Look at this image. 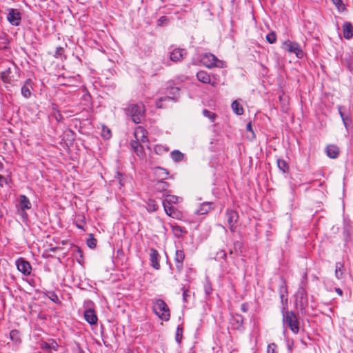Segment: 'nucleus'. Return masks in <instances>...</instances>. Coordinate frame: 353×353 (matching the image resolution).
<instances>
[{
	"instance_id": "obj_24",
	"label": "nucleus",
	"mask_w": 353,
	"mask_h": 353,
	"mask_svg": "<svg viewBox=\"0 0 353 353\" xmlns=\"http://www.w3.org/2000/svg\"><path fill=\"white\" fill-rule=\"evenodd\" d=\"M213 203L210 202H204L201 205L200 208L197 210V213L199 214H207L211 209H212Z\"/></svg>"
},
{
	"instance_id": "obj_41",
	"label": "nucleus",
	"mask_w": 353,
	"mask_h": 353,
	"mask_svg": "<svg viewBox=\"0 0 353 353\" xmlns=\"http://www.w3.org/2000/svg\"><path fill=\"white\" fill-rule=\"evenodd\" d=\"M87 245L90 248H94L97 245V240L90 235V237L87 240Z\"/></svg>"
},
{
	"instance_id": "obj_25",
	"label": "nucleus",
	"mask_w": 353,
	"mask_h": 353,
	"mask_svg": "<svg viewBox=\"0 0 353 353\" xmlns=\"http://www.w3.org/2000/svg\"><path fill=\"white\" fill-rule=\"evenodd\" d=\"M197 79L203 83H210V77L207 72L200 71L196 74Z\"/></svg>"
},
{
	"instance_id": "obj_5",
	"label": "nucleus",
	"mask_w": 353,
	"mask_h": 353,
	"mask_svg": "<svg viewBox=\"0 0 353 353\" xmlns=\"http://www.w3.org/2000/svg\"><path fill=\"white\" fill-rule=\"evenodd\" d=\"M201 61L203 65L208 68L213 67L223 68V61L217 59L214 54L211 53H205L201 58Z\"/></svg>"
},
{
	"instance_id": "obj_47",
	"label": "nucleus",
	"mask_w": 353,
	"mask_h": 353,
	"mask_svg": "<svg viewBox=\"0 0 353 353\" xmlns=\"http://www.w3.org/2000/svg\"><path fill=\"white\" fill-rule=\"evenodd\" d=\"M332 1L336 5V6L338 8L339 10L344 9V5L343 4L341 0H332Z\"/></svg>"
},
{
	"instance_id": "obj_21",
	"label": "nucleus",
	"mask_w": 353,
	"mask_h": 353,
	"mask_svg": "<svg viewBox=\"0 0 353 353\" xmlns=\"http://www.w3.org/2000/svg\"><path fill=\"white\" fill-rule=\"evenodd\" d=\"M154 174L158 178V181H164L167 179L169 172L166 169L157 167L154 169Z\"/></svg>"
},
{
	"instance_id": "obj_8",
	"label": "nucleus",
	"mask_w": 353,
	"mask_h": 353,
	"mask_svg": "<svg viewBox=\"0 0 353 353\" xmlns=\"http://www.w3.org/2000/svg\"><path fill=\"white\" fill-rule=\"evenodd\" d=\"M18 74V68L14 65L12 68H8L1 73V78L4 82L12 83L16 81Z\"/></svg>"
},
{
	"instance_id": "obj_52",
	"label": "nucleus",
	"mask_w": 353,
	"mask_h": 353,
	"mask_svg": "<svg viewBox=\"0 0 353 353\" xmlns=\"http://www.w3.org/2000/svg\"><path fill=\"white\" fill-rule=\"evenodd\" d=\"M335 291H336V292L339 296H342V295H343V290H342L341 289H340V288H335Z\"/></svg>"
},
{
	"instance_id": "obj_54",
	"label": "nucleus",
	"mask_w": 353,
	"mask_h": 353,
	"mask_svg": "<svg viewBox=\"0 0 353 353\" xmlns=\"http://www.w3.org/2000/svg\"><path fill=\"white\" fill-rule=\"evenodd\" d=\"M246 130L248 131H252V124L251 123H248L246 125Z\"/></svg>"
},
{
	"instance_id": "obj_37",
	"label": "nucleus",
	"mask_w": 353,
	"mask_h": 353,
	"mask_svg": "<svg viewBox=\"0 0 353 353\" xmlns=\"http://www.w3.org/2000/svg\"><path fill=\"white\" fill-rule=\"evenodd\" d=\"M172 228L174 235L178 237L180 236L183 233L185 232V230L183 228L177 225H172Z\"/></svg>"
},
{
	"instance_id": "obj_18",
	"label": "nucleus",
	"mask_w": 353,
	"mask_h": 353,
	"mask_svg": "<svg viewBox=\"0 0 353 353\" xmlns=\"http://www.w3.org/2000/svg\"><path fill=\"white\" fill-rule=\"evenodd\" d=\"M84 318L90 325H94L97 323V316L92 309H88L84 312Z\"/></svg>"
},
{
	"instance_id": "obj_55",
	"label": "nucleus",
	"mask_w": 353,
	"mask_h": 353,
	"mask_svg": "<svg viewBox=\"0 0 353 353\" xmlns=\"http://www.w3.org/2000/svg\"><path fill=\"white\" fill-rule=\"evenodd\" d=\"M167 21V18L165 17H161L160 19H159V21L161 23H163L164 21Z\"/></svg>"
},
{
	"instance_id": "obj_38",
	"label": "nucleus",
	"mask_w": 353,
	"mask_h": 353,
	"mask_svg": "<svg viewBox=\"0 0 353 353\" xmlns=\"http://www.w3.org/2000/svg\"><path fill=\"white\" fill-rule=\"evenodd\" d=\"M266 40L268 43L272 44L276 41V35L274 32H271L266 35Z\"/></svg>"
},
{
	"instance_id": "obj_13",
	"label": "nucleus",
	"mask_w": 353,
	"mask_h": 353,
	"mask_svg": "<svg viewBox=\"0 0 353 353\" xmlns=\"http://www.w3.org/2000/svg\"><path fill=\"white\" fill-rule=\"evenodd\" d=\"M149 254L150 261L152 267L155 270H159L161 267L159 263L160 256L157 250L154 248H150Z\"/></svg>"
},
{
	"instance_id": "obj_39",
	"label": "nucleus",
	"mask_w": 353,
	"mask_h": 353,
	"mask_svg": "<svg viewBox=\"0 0 353 353\" xmlns=\"http://www.w3.org/2000/svg\"><path fill=\"white\" fill-rule=\"evenodd\" d=\"M204 291L207 295L210 294L212 292V285L208 279H206L205 283L204 284Z\"/></svg>"
},
{
	"instance_id": "obj_30",
	"label": "nucleus",
	"mask_w": 353,
	"mask_h": 353,
	"mask_svg": "<svg viewBox=\"0 0 353 353\" xmlns=\"http://www.w3.org/2000/svg\"><path fill=\"white\" fill-rule=\"evenodd\" d=\"M163 196H165V199L163 200V203L165 204H174L178 203L179 198L177 196L170 195V194H163Z\"/></svg>"
},
{
	"instance_id": "obj_43",
	"label": "nucleus",
	"mask_w": 353,
	"mask_h": 353,
	"mask_svg": "<svg viewBox=\"0 0 353 353\" xmlns=\"http://www.w3.org/2000/svg\"><path fill=\"white\" fill-rule=\"evenodd\" d=\"M338 110H339V113L341 117V119L343 122V124L347 128V119H348V117H345L343 112H342V109H343V106L341 105H338Z\"/></svg>"
},
{
	"instance_id": "obj_20",
	"label": "nucleus",
	"mask_w": 353,
	"mask_h": 353,
	"mask_svg": "<svg viewBox=\"0 0 353 353\" xmlns=\"http://www.w3.org/2000/svg\"><path fill=\"white\" fill-rule=\"evenodd\" d=\"M343 37L346 39H350L353 36V27L350 22H345L343 25Z\"/></svg>"
},
{
	"instance_id": "obj_29",
	"label": "nucleus",
	"mask_w": 353,
	"mask_h": 353,
	"mask_svg": "<svg viewBox=\"0 0 353 353\" xmlns=\"http://www.w3.org/2000/svg\"><path fill=\"white\" fill-rule=\"evenodd\" d=\"M10 338L16 344H19L21 342L20 333L17 330H12L10 333Z\"/></svg>"
},
{
	"instance_id": "obj_15",
	"label": "nucleus",
	"mask_w": 353,
	"mask_h": 353,
	"mask_svg": "<svg viewBox=\"0 0 353 353\" xmlns=\"http://www.w3.org/2000/svg\"><path fill=\"white\" fill-rule=\"evenodd\" d=\"M185 259L184 252L181 250H176L174 256V262L177 270L181 272L183 269V260Z\"/></svg>"
},
{
	"instance_id": "obj_28",
	"label": "nucleus",
	"mask_w": 353,
	"mask_h": 353,
	"mask_svg": "<svg viewBox=\"0 0 353 353\" xmlns=\"http://www.w3.org/2000/svg\"><path fill=\"white\" fill-rule=\"evenodd\" d=\"M169 184L164 181H158L155 184V190L159 192H163L168 190Z\"/></svg>"
},
{
	"instance_id": "obj_7",
	"label": "nucleus",
	"mask_w": 353,
	"mask_h": 353,
	"mask_svg": "<svg viewBox=\"0 0 353 353\" xmlns=\"http://www.w3.org/2000/svg\"><path fill=\"white\" fill-rule=\"evenodd\" d=\"M283 48L290 52L294 53L297 58H302L303 56V52L301 50L299 43L296 42H292L290 41H285L283 43Z\"/></svg>"
},
{
	"instance_id": "obj_4",
	"label": "nucleus",
	"mask_w": 353,
	"mask_h": 353,
	"mask_svg": "<svg viewBox=\"0 0 353 353\" xmlns=\"http://www.w3.org/2000/svg\"><path fill=\"white\" fill-rule=\"evenodd\" d=\"M167 94L168 96L161 97L156 101L155 104L157 108H165L162 102L171 100L175 101L176 99L179 96L180 89L177 87H170L167 89Z\"/></svg>"
},
{
	"instance_id": "obj_45",
	"label": "nucleus",
	"mask_w": 353,
	"mask_h": 353,
	"mask_svg": "<svg viewBox=\"0 0 353 353\" xmlns=\"http://www.w3.org/2000/svg\"><path fill=\"white\" fill-rule=\"evenodd\" d=\"M190 291L188 289L183 288V300L184 302H187L188 298L190 296Z\"/></svg>"
},
{
	"instance_id": "obj_59",
	"label": "nucleus",
	"mask_w": 353,
	"mask_h": 353,
	"mask_svg": "<svg viewBox=\"0 0 353 353\" xmlns=\"http://www.w3.org/2000/svg\"><path fill=\"white\" fill-rule=\"evenodd\" d=\"M52 351H53V350H50V351H46V352H45V353H52Z\"/></svg>"
},
{
	"instance_id": "obj_9",
	"label": "nucleus",
	"mask_w": 353,
	"mask_h": 353,
	"mask_svg": "<svg viewBox=\"0 0 353 353\" xmlns=\"http://www.w3.org/2000/svg\"><path fill=\"white\" fill-rule=\"evenodd\" d=\"M39 347L43 351H57L59 345L53 339H48L46 341L41 340L39 342Z\"/></svg>"
},
{
	"instance_id": "obj_12",
	"label": "nucleus",
	"mask_w": 353,
	"mask_h": 353,
	"mask_svg": "<svg viewBox=\"0 0 353 353\" xmlns=\"http://www.w3.org/2000/svg\"><path fill=\"white\" fill-rule=\"evenodd\" d=\"M226 217L230 230L234 232L235 229V224L239 219L237 212L232 210H228L226 212Z\"/></svg>"
},
{
	"instance_id": "obj_22",
	"label": "nucleus",
	"mask_w": 353,
	"mask_h": 353,
	"mask_svg": "<svg viewBox=\"0 0 353 353\" xmlns=\"http://www.w3.org/2000/svg\"><path fill=\"white\" fill-rule=\"evenodd\" d=\"M130 146L137 156L142 157L143 156V147L142 145L135 140H132Z\"/></svg>"
},
{
	"instance_id": "obj_3",
	"label": "nucleus",
	"mask_w": 353,
	"mask_h": 353,
	"mask_svg": "<svg viewBox=\"0 0 353 353\" xmlns=\"http://www.w3.org/2000/svg\"><path fill=\"white\" fill-rule=\"evenodd\" d=\"M154 312L162 320L168 321L170 318V310L165 303L161 299H157L154 303L153 305Z\"/></svg>"
},
{
	"instance_id": "obj_32",
	"label": "nucleus",
	"mask_w": 353,
	"mask_h": 353,
	"mask_svg": "<svg viewBox=\"0 0 353 353\" xmlns=\"http://www.w3.org/2000/svg\"><path fill=\"white\" fill-rule=\"evenodd\" d=\"M277 166L283 173H286L288 171L289 167L288 163L283 159L277 160Z\"/></svg>"
},
{
	"instance_id": "obj_6",
	"label": "nucleus",
	"mask_w": 353,
	"mask_h": 353,
	"mask_svg": "<svg viewBox=\"0 0 353 353\" xmlns=\"http://www.w3.org/2000/svg\"><path fill=\"white\" fill-rule=\"evenodd\" d=\"M295 296L297 304H299L301 307H304L307 304V294L303 281L301 282Z\"/></svg>"
},
{
	"instance_id": "obj_57",
	"label": "nucleus",
	"mask_w": 353,
	"mask_h": 353,
	"mask_svg": "<svg viewBox=\"0 0 353 353\" xmlns=\"http://www.w3.org/2000/svg\"><path fill=\"white\" fill-rule=\"evenodd\" d=\"M5 179L4 176L0 174V185L2 186L1 182Z\"/></svg>"
},
{
	"instance_id": "obj_58",
	"label": "nucleus",
	"mask_w": 353,
	"mask_h": 353,
	"mask_svg": "<svg viewBox=\"0 0 353 353\" xmlns=\"http://www.w3.org/2000/svg\"><path fill=\"white\" fill-rule=\"evenodd\" d=\"M3 163L0 161V170H3Z\"/></svg>"
},
{
	"instance_id": "obj_40",
	"label": "nucleus",
	"mask_w": 353,
	"mask_h": 353,
	"mask_svg": "<svg viewBox=\"0 0 353 353\" xmlns=\"http://www.w3.org/2000/svg\"><path fill=\"white\" fill-rule=\"evenodd\" d=\"M182 334H183V328L178 326L176 331V337L175 339L177 343H180L182 339Z\"/></svg>"
},
{
	"instance_id": "obj_14",
	"label": "nucleus",
	"mask_w": 353,
	"mask_h": 353,
	"mask_svg": "<svg viewBox=\"0 0 353 353\" xmlns=\"http://www.w3.org/2000/svg\"><path fill=\"white\" fill-rule=\"evenodd\" d=\"M187 52L183 48H175L170 52V60L174 62L181 61L185 56H186Z\"/></svg>"
},
{
	"instance_id": "obj_56",
	"label": "nucleus",
	"mask_w": 353,
	"mask_h": 353,
	"mask_svg": "<svg viewBox=\"0 0 353 353\" xmlns=\"http://www.w3.org/2000/svg\"><path fill=\"white\" fill-rule=\"evenodd\" d=\"M241 308L243 312H247V307H246L245 304H243L241 306Z\"/></svg>"
},
{
	"instance_id": "obj_51",
	"label": "nucleus",
	"mask_w": 353,
	"mask_h": 353,
	"mask_svg": "<svg viewBox=\"0 0 353 353\" xmlns=\"http://www.w3.org/2000/svg\"><path fill=\"white\" fill-rule=\"evenodd\" d=\"M280 298H281V301L282 304L287 305V304H288V298L287 297L285 298V295L284 294H280Z\"/></svg>"
},
{
	"instance_id": "obj_36",
	"label": "nucleus",
	"mask_w": 353,
	"mask_h": 353,
	"mask_svg": "<svg viewBox=\"0 0 353 353\" xmlns=\"http://www.w3.org/2000/svg\"><path fill=\"white\" fill-rule=\"evenodd\" d=\"M202 113H203V115L205 117L208 118L211 122H213L216 117V115L215 113L212 112L207 109L203 110Z\"/></svg>"
},
{
	"instance_id": "obj_16",
	"label": "nucleus",
	"mask_w": 353,
	"mask_h": 353,
	"mask_svg": "<svg viewBox=\"0 0 353 353\" xmlns=\"http://www.w3.org/2000/svg\"><path fill=\"white\" fill-rule=\"evenodd\" d=\"M134 135L136 139L135 141L140 143L148 141L147 132L141 126H139L135 129Z\"/></svg>"
},
{
	"instance_id": "obj_44",
	"label": "nucleus",
	"mask_w": 353,
	"mask_h": 353,
	"mask_svg": "<svg viewBox=\"0 0 353 353\" xmlns=\"http://www.w3.org/2000/svg\"><path fill=\"white\" fill-rule=\"evenodd\" d=\"M101 136L105 139H108L111 137L110 130L107 128H103L101 132Z\"/></svg>"
},
{
	"instance_id": "obj_23",
	"label": "nucleus",
	"mask_w": 353,
	"mask_h": 353,
	"mask_svg": "<svg viewBox=\"0 0 353 353\" xmlns=\"http://www.w3.org/2000/svg\"><path fill=\"white\" fill-rule=\"evenodd\" d=\"M326 152L329 157L332 159H335L339 155V149L335 145H330L326 148Z\"/></svg>"
},
{
	"instance_id": "obj_10",
	"label": "nucleus",
	"mask_w": 353,
	"mask_h": 353,
	"mask_svg": "<svg viewBox=\"0 0 353 353\" xmlns=\"http://www.w3.org/2000/svg\"><path fill=\"white\" fill-rule=\"evenodd\" d=\"M7 19L12 26H19L21 21V16L20 12L17 9H10L7 16Z\"/></svg>"
},
{
	"instance_id": "obj_61",
	"label": "nucleus",
	"mask_w": 353,
	"mask_h": 353,
	"mask_svg": "<svg viewBox=\"0 0 353 353\" xmlns=\"http://www.w3.org/2000/svg\"><path fill=\"white\" fill-rule=\"evenodd\" d=\"M128 353H131L130 352H128Z\"/></svg>"
},
{
	"instance_id": "obj_48",
	"label": "nucleus",
	"mask_w": 353,
	"mask_h": 353,
	"mask_svg": "<svg viewBox=\"0 0 353 353\" xmlns=\"http://www.w3.org/2000/svg\"><path fill=\"white\" fill-rule=\"evenodd\" d=\"M288 293L287 286L285 283L281 285L279 288V294H284Z\"/></svg>"
},
{
	"instance_id": "obj_35",
	"label": "nucleus",
	"mask_w": 353,
	"mask_h": 353,
	"mask_svg": "<svg viewBox=\"0 0 353 353\" xmlns=\"http://www.w3.org/2000/svg\"><path fill=\"white\" fill-rule=\"evenodd\" d=\"M169 148L166 146L162 145H157L154 147V152L159 155H161L167 152H168Z\"/></svg>"
},
{
	"instance_id": "obj_33",
	"label": "nucleus",
	"mask_w": 353,
	"mask_h": 353,
	"mask_svg": "<svg viewBox=\"0 0 353 353\" xmlns=\"http://www.w3.org/2000/svg\"><path fill=\"white\" fill-rule=\"evenodd\" d=\"M163 205L164 210H165L166 214L170 216L174 217L175 208L173 206H172V205H169V204L166 205L165 203H163Z\"/></svg>"
},
{
	"instance_id": "obj_17",
	"label": "nucleus",
	"mask_w": 353,
	"mask_h": 353,
	"mask_svg": "<svg viewBox=\"0 0 353 353\" xmlns=\"http://www.w3.org/2000/svg\"><path fill=\"white\" fill-rule=\"evenodd\" d=\"M32 207V204L29 199L23 194L19 196V203L16 205L17 210H29Z\"/></svg>"
},
{
	"instance_id": "obj_50",
	"label": "nucleus",
	"mask_w": 353,
	"mask_h": 353,
	"mask_svg": "<svg viewBox=\"0 0 353 353\" xmlns=\"http://www.w3.org/2000/svg\"><path fill=\"white\" fill-rule=\"evenodd\" d=\"M64 50L62 47H57L55 52V57H58L59 56H61Z\"/></svg>"
},
{
	"instance_id": "obj_49",
	"label": "nucleus",
	"mask_w": 353,
	"mask_h": 353,
	"mask_svg": "<svg viewBox=\"0 0 353 353\" xmlns=\"http://www.w3.org/2000/svg\"><path fill=\"white\" fill-rule=\"evenodd\" d=\"M344 235H345V240H347L348 239H350V234L348 225H346L344 227Z\"/></svg>"
},
{
	"instance_id": "obj_2",
	"label": "nucleus",
	"mask_w": 353,
	"mask_h": 353,
	"mask_svg": "<svg viewBox=\"0 0 353 353\" xmlns=\"http://www.w3.org/2000/svg\"><path fill=\"white\" fill-rule=\"evenodd\" d=\"M282 310L283 324L288 326L289 328L295 334L299 331V323L296 315L293 311H284Z\"/></svg>"
},
{
	"instance_id": "obj_34",
	"label": "nucleus",
	"mask_w": 353,
	"mask_h": 353,
	"mask_svg": "<svg viewBox=\"0 0 353 353\" xmlns=\"http://www.w3.org/2000/svg\"><path fill=\"white\" fill-rule=\"evenodd\" d=\"M158 208V205L155 201L150 199L146 204V210L149 212H155Z\"/></svg>"
},
{
	"instance_id": "obj_31",
	"label": "nucleus",
	"mask_w": 353,
	"mask_h": 353,
	"mask_svg": "<svg viewBox=\"0 0 353 353\" xmlns=\"http://www.w3.org/2000/svg\"><path fill=\"white\" fill-rule=\"evenodd\" d=\"M232 108L233 112L237 115H241L243 114V108L242 105L237 102V101H234L232 102Z\"/></svg>"
},
{
	"instance_id": "obj_42",
	"label": "nucleus",
	"mask_w": 353,
	"mask_h": 353,
	"mask_svg": "<svg viewBox=\"0 0 353 353\" xmlns=\"http://www.w3.org/2000/svg\"><path fill=\"white\" fill-rule=\"evenodd\" d=\"M17 210V214L21 216L22 221L23 222H26L28 219V214L26 212V210Z\"/></svg>"
},
{
	"instance_id": "obj_53",
	"label": "nucleus",
	"mask_w": 353,
	"mask_h": 353,
	"mask_svg": "<svg viewBox=\"0 0 353 353\" xmlns=\"http://www.w3.org/2000/svg\"><path fill=\"white\" fill-rule=\"evenodd\" d=\"M236 321L237 323H240L241 324L243 323V317L241 315L237 316Z\"/></svg>"
},
{
	"instance_id": "obj_27",
	"label": "nucleus",
	"mask_w": 353,
	"mask_h": 353,
	"mask_svg": "<svg viewBox=\"0 0 353 353\" xmlns=\"http://www.w3.org/2000/svg\"><path fill=\"white\" fill-rule=\"evenodd\" d=\"M344 265L341 262H336L335 265V276L337 279H341L343 275Z\"/></svg>"
},
{
	"instance_id": "obj_1",
	"label": "nucleus",
	"mask_w": 353,
	"mask_h": 353,
	"mask_svg": "<svg viewBox=\"0 0 353 353\" xmlns=\"http://www.w3.org/2000/svg\"><path fill=\"white\" fill-rule=\"evenodd\" d=\"M125 110L126 114L130 116L132 121L137 124L140 123L144 118L145 109L142 105L130 104Z\"/></svg>"
},
{
	"instance_id": "obj_19",
	"label": "nucleus",
	"mask_w": 353,
	"mask_h": 353,
	"mask_svg": "<svg viewBox=\"0 0 353 353\" xmlns=\"http://www.w3.org/2000/svg\"><path fill=\"white\" fill-rule=\"evenodd\" d=\"M31 89H32V81L28 79L21 88V94L25 98H29L31 96Z\"/></svg>"
},
{
	"instance_id": "obj_26",
	"label": "nucleus",
	"mask_w": 353,
	"mask_h": 353,
	"mask_svg": "<svg viewBox=\"0 0 353 353\" xmlns=\"http://www.w3.org/2000/svg\"><path fill=\"white\" fill-rule=\"evenodd\" d=\"M170 155L172 159L176 163L181 162L184 159V154L178 150H173Z\"/></svg>"
},
{
	"instance_id": "obj_46",
	"label": "nucleus",
	"mask_w": 353,
	"mask_h": 353,
	"mask_svg": "<svg viewBox=\"0 0 353 353\" xmlns=\"http://www.w3.org/2000/svg\"><path fill=\"white\" fill-rule=\"evenodd\" d=\"M276 345L275 343H270L268 345L267 353H276Z\"/></svg>"
},
{
	"instance_id": "obj_60",
	"label": "nucleus",
	"mask_w": 353,
	"mask_h": 353,
	"mask_svg": "<svg viewBox=\"0 0 353 353\" xmlns=\"http://www.w3.org/2000/svg\"><path fill=\"white\" fill-rule=\"evenodd\" d=\"M225 256H226L225 253H223V257H225Z\"/></svg>"
},
{
	"instance_id": "obj_11",
	"label": "nucleus",
	"mask_w": 353,
	"mask_h": 353,
	"mask_svg": "<svg viewBox=\"0 0 353 353\" xmlns=\"http://www.w3.org/2000/svg\"><path fill=\"white\" fill-rule=\"evenodd\" d=\"M17 269L24 275H30L31 273L32 267L30 263L23 258H19L16 261Z\"/></svg>"
}]
</instances>
